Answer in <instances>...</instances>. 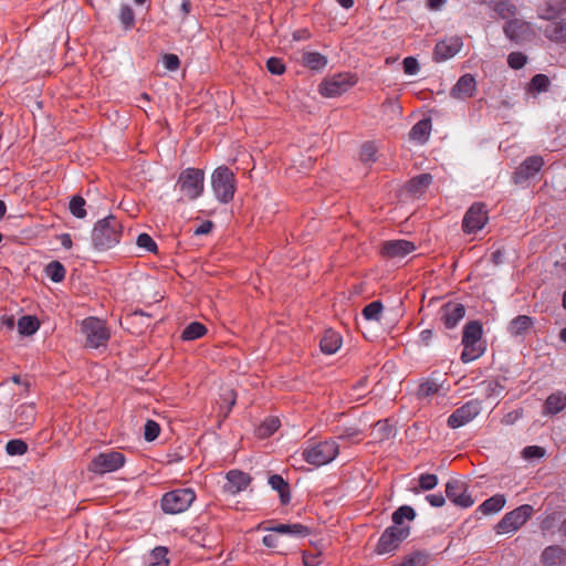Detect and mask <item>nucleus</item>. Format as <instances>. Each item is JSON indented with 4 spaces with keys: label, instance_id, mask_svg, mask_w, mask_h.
<instances>
[{
    "label": "nucleus",
    "instance_id": "nucleus-1",
    "mask_svg": "<svg viewBox=\"0 0 566 566\" xmlns=\"http://www.w3.org/2000/svg\"><path fill=\"white\" fill-rule=\"evenodd\" d=\"M123 228L119 220L108 216L97 221L92 231V242L97 250H108L115 247L122 237Z\"/></svg>",
    "mask_w": 566,
    "mask_h": 566
},
{
    "label": "nucleus",
    "instance_id": "nucleus-2",
    "mask_svg": "<svg viewBox=\"0 0 566 566\" xmlns=\"http://www.w3.org/2000/svg\"><path fill=\"white\" fill-rule=\"evenodd\" d=\"M339 453V444L334 439L324 441H308L302 450L305 462L322 467L332 462Z\"/></svg>",
    "mask_w": 566,
    "mask_h": 566
},
{
    "label": "nucleus",
    "instance_id": "nucleus-3",
    "mask_svg": "<svg viewBox=\"0 0 566 566\" xmlns=\"http://www.w3.org/2000/svg\"><path fill=\"white\" fill-rule=\"evenodd\" d=\"M482 324L479 321H471L465 324L462 334L463 350L461 353V360L470 363L481 357L485 352V346L482 343Z\"/></svg>",
    "mask_w": 566,
    "mask_h": 566
},
{
    "label": "nucleus",
    "instance_id": "nucleus-4",
    "mask_svg": "<svg viewBox=\"0 0 566 566\" xmlns=\"http://www.w3.org/2000/svg\"><path fill=\"white\" fill-rule=\"evenodd\" d=\"M211 189L220 203H229L237 191V178L227 166H219L211 174Z\"/></svg>",
    "mask_w": 566,
    "mask_h": 566
},
{
    "label": "nucleus",
    "instance_id": "nucleus-5",
    "mask_svg": "<svg viewBox=\"0 0 566 566\" xmlns=\"http://www.w3.org/2000/svg\"><path fill=\"white\" fill-rule=\"evenodd\" d=\"M175 188L181 193V199L196 200L205 189V172L199 168H186L178 177Z\"/></svg>",
    "mask_w": 566,
    "mask_h": 566
},
{
    "label": "nucleus",
    "instance_id": "nucleus-6",
    "mask_svg": "<svg viewBox=\"0 0 566 566\" xmlns=\"http://www.w3.org/2000/svg\"><path fill=\"white\" fill-rule=\"evenodd\" d=\"M195 500L196 493L192 489H176L163 495L160 506L166 514H179L187 511Z\"/></svg>",
    "mask_w": 566,
    "mask_h": 566
},
{
    "label": "nucleus",
    "instance_id": "nucleus-7",
    "mask_svg": "<svg viewBox=\"0 0 566 566\" xmlns=\"http://www.w3.org/2000/svg\"><path fill=\"white\" fill-rule=\"evenodd\" d=\"M82 333L85 335V345L91 348L106 346L111 336L105 322L96 317H87L82 322Z\"/></svg>",
    "mask_w": 566,
    "mask_h": 566
},
{
    "label": "nucleus",
    "instance_id": "nucleus-8",
    "mask_svg": "<svg viewBox=\"0 0 566 566\" xmlns=\"http://www.w3.org/2000/svg\"><path fill=\"white\" fill-rule=\"evenodd\" d=\"M357 83L356 75L352 73H338L325 78L318 86V92L324 97H336L347 92Z\"/></svg>",
    "mask_w": 566,
    "mask_h": 566
},
{
    "label": "nucleus",
    "instance_id": "nucleus-9",
    "mask_svg": "<svg viewBox=\"0 0 566 566\" xmlns=\"http://www.w3.org/2000/svg\"><path fill=\"white\" fill-rule=\"evenodd\" d=\"M534 510L532 505L523 504L515 510L506 513L496 524V533L505 534L517 531L532 516Z\"/></svg>",
    "mask_w": 566,
    "mask_h": 566
},
{
    "label": "nucleus",
    "instance_id": "nucleus-10",
    "mask_svg": "<svg viewBox=\"0 0 566 566\" xmlns=\"http://www.w3.org/2000/svg\"><path fill=\"white\" fill-rule=\"evenodd\" d=\"M125 463V457L118 451H107L97 454L88 464V471L95 474H106L120 469Z\"/></svg>",
    "mask_w": 566,
    "mask_h": 566
},
{
    "label": "nucleus",
    "instance_id": "nucleus-11",
    "mask_svg": "<svg viewBox=\"0 0 566 566\" xmlns=\"http://www.w3.org/2000/svg\"><path fill=\"white\" fill-rule=\"evenodd\" d=\"M489 221V211L485 203L474 202L464 213L462 230L465 234H474L482 230Z\"/></svg>",
    "mask_w": 566,
    "mask_h": 566
},
{
    "label": "nucleus",
    "instance_id": "nucleus-12",
    "mask_svg": "<svg viewBox=\"0 0 566 566\" xmlns=\"http://www.w3.org/2000/svg\"><path fill=\"white\" fill-rule=\"evenodd\" d=\"M408 526H389L381 534L376 551L378 554H388L398 548L400 543L409 536Z\"/></svg>",
    "mask_w": 566,
    "mask_h": 566
},
{
    "label": "nucleus",
    "instance_id": "nucleus-13",
    "mask_svg": "<svg viewBox=\"0 0 566 566\" xmlns=\"http://www.w3.org/2000/svg\"><path fill=\"white\" fill-rule=\"evenodd\" d=\"M446 495L453 504L463 509L470 507L474 503L471 494L467 491L465 484L455 479L447 482Z\"/></svg>",
    "mask_w": 566,
    "mask_h": 566
},
{
    "label": "nucleus",
    "instance_id": "nucleus-14",
    "mask_svg": "<svg viewBox=\"0 0 566 566\" xmlns=\"http://www.w3.org/2000/svg\"><path fill=\"white\" fill-rule=\"evenodd\" d=\"M480 413V405L476 401H469L455 409L448 418V426L452 429L460 428Z\"/></svg>",
    "mask_w": 566,
    "mask_h": 566
},
{
    "label": "nucleus",
    "instance_id": "nucleus-15",
    "mask_svg": "<svg viewBox=\"0 0 566 566\" xmlns=\"http://www.w3.org/2000/svg\"><path fill=\"white\" fill-rule=\"evenodd\" d=\"M416 245L413 242L399 239L385 241L381 245V255L386 259H402L413 252Z\"/></svg>",
    "mask_w": 566,
    "mask_h": 566
},
{
    "label": "nucleus",
    "instance_id": "nucleus-16",
    "mask_svg": "<svg viewBox=\"0 0 566 566\" xmlns=\"http://www.w3.org/2000/svg\"><path fill=\"white\" fill-rule=\"evenodd\" d=\"M226 480L227 482L223 485V492L230 495H237L240 492L247 490L252 481L248 473L235 469L230 470L226 474Z\"/></svg>",
    "mask_w": 566,
    "mask_h": 566
},
{
    "label": "nucleus",
    "instance_id": "nucleus-17",
    "mask_svg": "<svg viewBox=\"0 0 566 566\" xmlns=\"http://www.w3.org/2000/svg\"><path fill=\"white\" fill-rule=\"evenodd\" d=\"M503 30L509 39L516 42L527 41L534 35L531 23L518 19L506 22Z\"/></svg>",
    "mask_w": 566,
    "mask_h": 566
},
{
    "label": "nucleus",
    "instance_id": "nucleus-18",
    "mask_svg": "<svg viewBox=\"0 0 566 566\" xmlns=\"http://www.w3.org/2000/svg\"><path fill=\"white\" fill-rule=\"evenodd\" d=\"M465 307L458 302H448L440 310V319L446 328H454L464 317Z\"/></svg>",
    "mask_w": 566,
    "mask_h": 566
},
{
    "label": "nucleus",
    "instance_id": "nucleus-19",
    "mask_svg": "<svg viewBox=\"0 0 566 566\" xmlns=\"http://www.w3.org/2000/svg\"><path fill=\"white\" fill-rule=\"evenodd\" d=\"M543 166L544 159L542 156L527 157L514 172V181L518 184L534 177Z\"/></svg>",
    "mask_w": 566,
    "mask_h": 566
},
{
    "label": "nucleus",
    "instance_id": "nucleus-20",
    "mask_svg": "<svg viewBox=\"0 0 566 566\" xmlns=\"http://www.w3.org/2000/svg\"><path fill=\"white\" fill-rule=\"evenodd\" d=\"M462 48L459 38H450L438 42L433 51V60L436 62L447 61L453 57Z\"/></svg>",
    "mask_w": 566,
    "mask_h": 566
},
{
    "label": "nucleus",
    "instance_id": "nucleus-21",
    "mask_svg": "<svg viewBox=\"0 0 566 566\" xmlns=\"http://www.w3.org/2000/svg\"><path fill=\"white\" fill-rule=\"evenodd\" d=\"M476 81L471 74L462 75L451 88L450 95L457 99H467L474 95Z\"/></svg>",
    "mask_w": 566,
    "mask_h": 566
},
{
    "label": "nucleus",
    "instance_id": "nucleus-22",
    "mask_svg": "<svg viewBox=\"0 0 566 566\" xmlns=\"http://www.w3.org/2000/svg\"><path fill=\"white\" fill-rule=\"evenodd\" d=\"M538 18L552 21L566 14V0H547L537 9Z\"/></svg>",
    "mask_w": 566,
    "mask_h": 566
},
{
    "label": "nucleus",
    "instance_id": "nucleus-23",
    "mask_svg": "<svg viewBox=\"0 0 566 566\" xmlns=\"http://www.w3.org/2000/svg\"><path fill=\"white\" fill-rule=\"evenodd\" d=\"M264 530L282 535H289L294 538H304L311 534V528L301 523L277 524Z\"/></svg>",
    "mask_w": 566,
    "mask_h": 566
},
{
    "label": "nucleus",
    "instance_id": "nucleus-24",
    "mask_svg": "<svg viewBox=\"0 0 566 566\" xmlns=\"http://www.w3.org/2000/svg\"><path fill=\"white\" fill-rule=\"evenodd\" d=\"M566 408V394L556 391L551 394L543 406V413L545 416H554Z\"/></svg>",
    "mask_w": 566,
    "mask_h": 566
},
{
    "label": "nucleus",
    "instance_id": "nucleus-25",
    "mask_svg": "<svg viewBox=\"0 0 566 566\" xmlns=\"http://www.w3.org/2000/svg\"><path fill=\"white\" fill-rule=\"evenodd\" d=\"M544 35L555 43L566 44V19L547 24L544 29Z\"/></svg>",
    "mask_w": 566,
    "mask_h": 566
},
{
    "label": "nucleus",
    "instance_id": "nucleus-26",
    "mask_svg": "<svg viewBox=\"0 0 566 566\" xmlns=\"http://www.w3.org/2000/svg\"><path fill=\"white\" fill-rule=\"evenodd\" d=\"M566 560V551L558 546L552 545L546 547L542 553V562L544 566H559Z\"/></svg>",
    "mask_w": 566,
    "mask_h": 566
},
{
    "label": "nucleus",
    "instance_id": "nucleus-27",
    "mask_svg": "<svg viewBox=\"0 0 566 566\" xmlns=\"http://www.w3.org/2000/svg\"><path fill=\"white\" fill-rule=\"evenodd\" d=\"M431 120L429 118L417 122L409 132V138L418 144H424L430 136Z\"/></svg>",
    "mask_w": 566,
    "mask_h": 566
},
{
    "label": "nucleus",
    "instance_id": "nucleus-28",
    "mask_svg": "<svg viewBox=\"0 0 566 566\" xmlns=\"http://www.w3.org/2000/svg\"><path fill=\"white\" fill-rule=\"evenodd\" d=\"M319 346L324 354L333 355L342 346V337L337 332L327 329L321 339Z\"/></svg>",
    "mask_w": 566,
    "mask_h": 566
},
{
    "label": "nucleus",
    "instance_id": "nucleus-29",
    "mask_svg": "<svg viewBox=\"0 0 566 566\" xmlns=\"http://www.w3.org/2000/svg\"><path fill=\"white\" fill-rule=\"evenodd\" d=\"M551 88V80L545 74H536L527 83L525 90L526 93L536 96L541 93H546Z\"/></svg>",
    "mask_w": 566,
    "mask_h": 566
},
{
    "label": "nucleus",
    "instance_id": "nucleus-30",
    "mask_svg": "<svg viewBox=\"0 0 566 566\" xmlns=\"http://www.w3.org/2000/svg\"><path fill=\"white\" fill-rule=\"evenodd\" d=\"M268 482L273 490L277 491L281 503L289 504L291 501L289 483L280 474L270 475Z\"/></svg>",
    "mask_w": 566,
    "mask_h": 566
},
{
    "label": "nucleus",
    "instance_id": "nucleus-31",
    "mask_svg": "<svg viewBox=\"0 0 566 566\" xmlns=\"http://www.w3.org/2000/svg\"><path fill=\"white\" fill-rule=\"evenodd\" d=\"M327 63V56L319 52H304L302 55V64L312 71H322Z\"/></svg>",
    "mask_w": 566,
    "mask_h": 566
},
{
    "label": "nucleus",
    "instance_id": "nucleus-32",
    "mask_svg": "<svg viewBox=\"0 0 566 566\" xmlns=\"http://www.w3.org/2000/svg\"><path fill=\"white\" fill-rule=\"evenodd\" d=\"M432 182V176L430 174H421L413 177L407 186L408 192L413 196L422 195Z\"/></svg>",
    "mask_w": 566,
    "mask_h": 566
},
{
    "label": "nucleus",
    "instance_id": "nucleus-33",
    "mask_svg": "<svg viewBox=\"0 0 566 566\" xmlns=\"http://www.w3.org/2000/svg\"><path fill=\"white\" fill-rule=\"evenodd\" d=\"M505 496L503 494H495L490 499L485 500L480 506L479 510L484 515L494 514L500 512L505 505Z\"/></svg>",
    "mask_w": 566,
    "mask_h": 566
},
{
    "label": "nucleus",
    "instance_id": "nucleus-34",
    "mask_svg": "<svg viewBox=\"0 0 566 566\" xmlns=\"http://www.w3.org/2000/svg\"><path fill=\"white\" fill-rule=\"evenodd\" d=\"M335 433L338 440L348 443H359L361 441L363 431L357 427H338Z\"/></svg>",
    "mask_w": 566,
    "mask_h": 566
},
{
    "label": "nucleus",
    "instance_id": "nucleus-35",
    "mask_svg": "<svg viewBox=\"0 0 566 566\" xmlns=\"http://www.w3.org/2000/svg\"><path fill=\"white\" fill-rule=\"evenodd\" d=\"M533 325L532 317L527 315H518L510 323L509 331L513 336L523 335Z\"/></svg>",
    "mask_w": 566,
    "mask_h": 566
},
{
    "label": "nucleus",
    "instance_id": "nucleus-36",
    "mask_svg": "<svg viewBox=\"0 0 566 566\" xmlns=\"http://www.w3.org/2000/svg\"><path fill=\"white\" fill-rule=\"evenodd\" d=\"M40 328V322L35 316L24 315L18 321V331L21 335H33Z\"/></svg>",
    "mask_w": 566,
    "mask_h": 566
},
{
    "label": "nucleus",
    "instance_id": "nucleus-37",
    "mask_svg": "<svg viewBox=\"0 0 566 566\" xmlns=\"http://www.w3.org/2000/svg\"><path fill=\"white\" fill-rule=\"evenodd\" d=\"M207 328L199 322H192L182 331L181 338L184 340H195L206 335Z\"/></svg>",
    "mask_w": 566,
    "mask_h": 566
},
{
    "label": "nucleus",
    "instance_id": "nucleus-38",
    "mask_svg": "<svg viewBox=\"0 0 566 566\" xmlns=\"http://www.w3.org/2000/svg\"><path fill=\"white\" fill-rule=\"evenodd\" d=\"M168 548L165 546L155 547L150 555L148 566H168Z\"/></svg>",
    "mask_w": 566,
    "mask_h": 566
},
{
    "label": "nucleus",
    "instance_id": "nucleus-39",
    "mask_svg": "<svg viewBox=\"0 0 566 566\" xmlns=\"http://www.w3.org/2000/svg\"><path fill=\"white\" fill-rule=\"evenodd\" d=\"M415 517V510L408 505H402L392 513V522L395 526H400L403 520L412 521Z\"/></svg>",
    "mask_w": 566,
    "mask_h": 566
},
{
    "label": "nucleus",
    "instance_id": "nucleus-40",
    "mask_svg": "<svg viewBox=\"0 0 566 566\" xmlns=\"http://www.w3.org/2000/svg\"><path fill=\"white\" fill-rule=\"evenodd\" d=\"M280 428V420L277 418L265 419L258 428L256 432L260 438L272 436Z\"/></svg>",
    "mask_w": 566,
    "mask_h": 566
},
{
    "label": "nucleus",
    "instance_id": "nucleus-41",
    "mask_svg": "<svg viewBox=\"0 0 566 566\" xmlns=\"http://www.w3.org/2000/svg\"><path fill=\"white\" fill-rule=\"evenodd\" d=\"M45 273L53 282H61L65 277V269L59 261L50 262L45 268Z\"/></svg>",
    "mask_w": 566,
    "mask_h": 566
},
{
    "label": "nucleus",
    "instance_id": "nucleus-42",
    "mask_svg": "<svg viewBox=\"0 0 566 566\" xmlns=\"http://www.w3.org/2000/svg\"><path fill=\"white\" fill-rule=\"evenodd\" d=\"M85 203V199L76 195L71 198L69 209L75 218L83 219L86 217Z\"/></svg>",
    "mask_w": 566,
    "mask_h": 566
},
{
    "label": "nucleus",
    "instance_id": "nucleus-43",
    "mask_svg": "<svg viewBox=\"0 0 566 566\" xmlns=\"http://www.w3.org/2000/svg\"><path fill=\"white\" fill-rule=\"evenodd\" d=\"M118 18L125 30L135 25V13L128 4L120 6Z\"/></svg>",
    "mask_w": 566,
    "mask_h": 566
},
{
    "label": "nucleus",
    "instance_id": "nucleus-44",
    "mask_svg": "<svg viewBox=\"0 0 566 566\" xmlns=\"http://www.w3.org/2000/svg\"><path fill=\"white\" fill-rule=\"evenodd\" d=\"M377 146L373 142H367L361 146L360 160L365 164H371L376 161Z\"/></svg>",
    "mask_w": 566,
    "mask_h": 566
},
{
    "label": "nucleus",
    "instance_id": "nucleus-45",
    "mask_svg": "<svg viewBox=\"0 0 566 566\" xmlns=\"http://www.w3.org/2000/svg\"><path fill=\"white\" fill-rule=\"evenodd\" d=\"M28 451V444L21 439H12L6 444V452L9 455H23Z\"/></svg>",
    "mask_w": 566,
    "mask_h": 566
},
{
    "label": "nucleus",
    "instance_id": "nucleus-46",
    "mask_svg": "<svg viewBox=\"0 0 566 566\" xmlns=\"http://www.w3.org/2000/svg\"><path fill=\"white\" fill-rule=\"evenodd\" d=\"M381 312L382 304L379 301H374L364 307L363 316L368 321H379Z\"/></svg>",
    "mask_w": 566,
    "mask_h": 566
},
{
    "label": "nucleus",
    "instance_id": "nucleus-47",
    "mask_svg": "<svg viewBox=\"0 0 566 566\" xmlns=\"http://www.w3.org/2000/svg\"><path fill=\"white\" fill-rule=\"evenodd\" d=\"M419 488L415 489L413 492L421 491H430L434 489L438 484V476L431 473L421 474L418 479Z\"/></svg>",
    "mask_w": 566,
    "mask_h": 566
},
{
    "label": "nucleus",
    "instance_id": "nucleus-48",
    "mask_svg": "<svg viewBox=\"0 0 566 566\" xmlns=\"http://www.w3.org/2000/svg\"><path fill=\"white\" fill-rule=\"evenodd\" d=\"M494 10L502 19H510L516 13V7L507 1L496 2Z\"/></svg>",
    "mask_w": 566,
    "mask_h": 566
},
{
    "label": "nucleus",
    "instance_id": "nucleus-49",
    "mask_svg": "<svg viewBox=\"0 0 566 566\" xmlns=\"http://www.w3.org/2000/svg\"><path fill=\"white\" fill-rule=\"evenodd\" d=\"M527 61V56L522 52H511L507 56V64L513 70H521Z\"/></svg>",
    "mask_w": 566,
    "mask_h": 566
},
{
    "label": "nucleus",
    "instance_id": "nucleus-50",
    "mask_svg": "<svg viewBox=\"0 0 566 566\" xmlns=\"http://www.w3.org/2000/svg\"><path fill=\"white\" fill-rule=\"evenodd\" d=\"M440 390V385L434 380H426L419 386L418 395L422 398L436 395Z\"/></svg>",
    "mask_w": 566,
    "mask_h": 566
},
{
    "label": "nucleus",
    "instance_id": "nucleus-51",
    "mask_svg": "<svg viewBox=\"0 0 566 566\" xmlns=\"http://www.w3.org/2000/svg\"><path fill=\"white\" fill-rule=\"evenodd\" d=\"M136 243L138 248L144 249L147 252H157V244L154 239L147 233H140L137 237Z\"/></svg>",
    "mask_w": 566,
    "mask_h": 566
},
{
    "label": "nucleus",
    "instance_id": "nucleus-52",
    "mask_svg": "<svg viewBox=\"0 0 566 566\" xmlns=\"http://www.w3.org/2000/svg\"><path fill=\"white\" fill-rule=\"evenodd\" d=\"M426 560V555L418 552L405 557L398 566H424Z\"/></svg>",
    "mask_w": 566,
    "mask_h": 566
},
{
    "label": "nucleus",
    "instance_id": "nucleus-53",
    "mask_svg": "<svg viewBox=\"0 0 566 566\" xmlns=\"http://www.w3.org/2000/svg\"><path fill=\"white\" fill-rule=\"evenodd\" d=\"M160 433L159 424L154 420H147L145 423L144 437L147 441H154Z\"/></svg>",
    "mask_w": 566,
    "mask_h": 566
},
{
    "label": "nucleus",
    "instance_id": "nucleus-54",
    "mask_svg": "<svg viewBox=\"0 0 566 566\" xmlns=\"http://www.w3.org/2000/svg\"><path fill=\"white\" fill-rule=\"evenodd\" d=\"M266 69L274 75H282L285 72V64L279 57H270L266 61Z\"/></svg>",
    "mask_w": 566,
    "mask_h": 566
},
{
    "label": "nucleus",
    "instance_id": "nucleus-55",
    "mask_svg": "<svg viewBox=\"0 0 566 566\" xmlns=\"http://www.w3.org/2000/svg\"><path fill=\"white\" fill-rule=\"evenodd\" d=\"M403 72L408 75H415L419 72V63L416 57L407 56L402 61Z\"/></svg>",
    "mask_w": 566,
    "mask_h": 566
},
{
    "label": "nucleus",
    "instance_id": "nucleus-56",
    "mask_svg": "<svg viewBox=\"0 0 566 566\" xmlns=\"http://www.w3.org/2000/svg\"><path fill=\"white\" fill-rule=\"evenodd\" d=\"M522 454L525 459H539L544 457L545 450L538 446H528L523 449Z\"/></svg>",
    "mask_w": 566,
    "mask_h": 566
},
{
    "label": "nucleus",
    "instance_id": "nucleus-57",
    "mask_svg": "<svg viewBox=\"0 0 566 566\" xmlns=\"http://www.w3.org/2000/svg\"><path fill=\"white\" fill-rule=\"evenodd\" d=\"M164 65L169 71H176L180 65V60L176 54H165Z\"/></svg>",
    "mask_w": 566,
    "mask_h": 566
},
{
    "label": "nucleus",
    "instance_id": "nucleus-58",
    "mask_svg": "<svg viewBox=\"0 0 566 566\" xmlns=\"http://www.w3.org/2000/svg\"><path fill=\"white\" fill-rule=\"evenodd\" d=\"M426 500L433 507H441L446 503V499H444V496L441 493L429 494V495L426 496Z\"/></svg>",
    "mask_w": 566,
    "mask_h": 566
},
{
    "label": "nucleus",
    "instance_id": "nucleus-59",
    "mask_svg": "<svg viewBox=\"0 0 566 566\" xmlns=\"http://www.w3.org/2000/svg\"><path fill=\"white\" fill-rule=\"evenodd\" d=\"M213 223L210 220L203 221L197 229L193 230V234L202 235L211 232Z\"/></svg>",
    "mask_w": 566,
    "mask_h": 566
},
{
    "label": "nucleus",
    "instance_id": "nucleus-60",
    "mask_svg": "<svg viewBox=\"0 0 566 566\" xmlns=\"http://www.w3.org/2000/svg\"><path fill=\"white\" fill-rule=\"evenodd\" d=\"M262 543L269 548H276L279 546V538L273 534H269L262 538Z\"/></svg>",
    "mask_w": 566,
    "mask_h": 566
},
{
    "label": "nucleus",
    "instance_id": "nucleus-61",
    "mask_svg": "<svg viewBox=\"0 0 566 566\" xmlns=\"http://www.w3.org/2000/svg\"><path fill=\"white\" fill-rule=\"evenodd\" d=\"M311 38V32L307 29H300L293 32V39L295 41H305Z\"/></svg>",
    "mask_w": 566,
    "mask_h": 566
},
{
    "label": "nucleus",
    "instance_id": "nucleus-62",
    "mask_svg": "<svg viewBox=\"0 0 566 566\" xmlns=\"http://www.w3.org/2000/svg\"><path fill=\"white\" fill-rule=\"evenodd\" d=\"M61 244L62 247H64L65 249H71L72 248V238L69 233H64L61 235Z\"/></svg>",
    "mask_w": 566,
    "mask_h": 566
},
{
    "label": "nucleus",
    "instance_id": "nucleus-63",
    "mask_svg": "<svg viewBox=\"0 0 566 566\" xmlns=\"http://www.w3.org/2000/svg\"><path fill=\"white\" fill-rule=\"evenodd\" d=\"M432 331L431 329H423L421 333H420V338L421 340L424 343V344H428L430 342V339L432 338Z\"/></svg>",
    "mask_w": 566,
    "mask_h": 566
},
{
    "label": "nucleus",
    "instance_id": "nucleus-64",
    "mask_svg": "<svg viewBox=\"0 0 566 566\" xmlns=\"http://www.w3.org/2000/svg\"><path fill=\"white\" fill-rule=\"evenodd\" d=\"M444 3L446 0H428V7L433 10H439Z\"/></svg>",
    "mask_w": 566,
    "mask_h": 566
}]
</instances>
